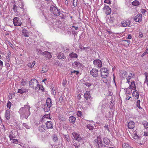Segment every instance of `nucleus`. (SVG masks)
I'll return each instance as SVG.
<instances>
[{"instance_id": "1", "label": "nucleus", "mask_w": 148, "mask_h": 148, "mask_svg": "<svg viewBox=\"0 0 148 148\" xmlns=\"http://www.w3.org/2000/svg\"><path fill=\"white\" fill-rule=\"evenodd\" d=\"M29 106L25 105L24 107L21 108L19 110L20 118L22 119H27L30 115Z\"/></svg>"}, {"instance_id": "2", "label": "nucleus", "mask_w": 148, "mask_h": 148, "mask_svg": "<svg viewBox=\"0 0 148 148\" xmlns=\"http://www.w3.org/2000/svg\"><path fill=\"white\" fill-rule=\"evenodd\" d=\"M94 145L96 148H105L107 147L103 144L101 137L100 136L97 137V139L95 140Z\"/></svg>"}, {"instance_id": "3", "label": "nucleus", "mask_w": 148, "mask_h": 148, "mask_svg": "<svg viewBox=\"0 0 148 148\" xmlns=\"http://www.w3.org/2000/svg\"><path fill=\"white\" fill-rule=\"evenodd\" d=\"M29 86L30 87L35 90H37V86L38 85V81L35 79H31L29 82Z\"/></svg>"}, {"instance_id": "4", "label": "nucleus", "mask_w": 148, "mask_h": 148, "mask_svg": "<svg viewBox=\"0 0 148 148\" xmlns=\"http://www.w3.org/2000/svg\"><path fill=\"white\" fill-rule=\"evenodd\" d=\"M101 76L104 78H106V77L108 76L109 70L106 68H102L100 70Z\"/></svg>"}, {"instance_id": "5", "label": "nucleus", "mask_w": 148, "mask_h": 148, "mask_svg": "<svg viewBox=\"0 0 148 148\" xmlns=\"http://www.w3.org/2000/svg\"><path fill=\"white\" fill-rule=\"evenodd\" d=\"M13 23L15 26H21L22 22L20 20V18L18 17L14 18L13 19Z\"/></svg>"}, {"instance_id": "6", "label": "nucleus", "mask_w": 148, "mask_h": 148, "mask_svg": "<svg viewBox=\"0 0 148 148\" xmlns=\"http://www.w3.org/2000/svg\"><path fill=\"white\" fill-rule=\"evenodd\" d=\"M73 135L74 137V139L78 141H80L82 140V137H81V136L77 133L73 132Z\"/></svg>"}, {"instance_id": "7", "label": "nucleus", "mask_w": 148, "mask_h": 148, "mask_svg": "<svg viewBox=\"0 0 148 148\" xmlns=\"http://www.w3.org/2000/svg\"><path fill=\"white\" fill-rule=\"evenodd\" d=\"M99 71L96 68H93L90 71V73L94 77H97L99 75Z\"/></svg>"}, {"instance_id": "8", "label": "nucleus", "mask_w": 148, "mask_h": 148, "mask_svg": "<svg viewBox=\"0 0 148 148\" xmlns=\"http://www.w3.org/2000/svg\"><path fill=\"white\" fill-rule=\"evenodd\" d=\"M131 22L129 20H126L123 21L121 23L122 26L123 27H130Z\"/></svg>"}, {"instance_id": "9", "label": "nucleus", "mask_w": 148, "mask_h": 148, "mask_svg": "<svg viewBox=\"0 0 148 148\" xmlns=\"http://www.w3.org/2000/svg\"><path fill=\"white\" fill-rule=\"evenodd\" d=\"M95 66L97 68H100L102 67V62L100 60H95L93 62Z\"/></svg>"}, {"instance_id": "10", "label": "nucleus", "mask_w": 148, "mask_h": 148, "mask_svg": "<svg viewBox=\"0 0 148 148\" xmlns=\"http://www.w3.org/2000/svg\"><path fill=\"white\" fill-rule=\"evenodd\" d=\"M103 9L106 10L105 13L107 15H109L111 12V9L108 5H105Z\"/></svg>"}, {"instance_id": "11", "label": "nucleus", "mask_w": 148, "mask_h": 148, "mask_svg": "<svg viewBox=\"0 0 148 148\" xmlns=\"http://www.w3.org/2000/svg\"><path fill=\"white\" fill-rule=\"evenodd\" d=\"M134 20L136 22H139L142 21V15L138 14L134 18Z\"/></svg>"}, {"instance_id": "12", "label": "nucleus", "mask_w": 148, "mask_h": 148, "mask_svg": "<svg viewBox=\"0 0 148 148\" xmlns=\"http://www.w3.org/2000/svg\"><path fill=\"white\" fill-rule=\"evenodd\" d=\"M72 66L74 68L76 67L79 68L81 67V64L78 61H75L72 64Z\"/></svg>"}, {"instance_id": "13", "label": "nucleus", "mask_w": 148, "mask_h": 148, "mask_svg": "<svg viewBox=\"0 0 148 148\" xmlns=\"http://www.w3.org/2000/svg\"><path fill=\"white\" fill-rule=\"evenodd\" d=\"M134 90L132 93V95L134 97H135V99H138L139 98V94L138 91L136 90V89H134Z\"/></svg>"}, {"instance_id": "14", "label": "nucleus", "mask_w": 148, "mask_h": 148, "mask_svg": "<svg viewBox=\"0 0 148 148\" xmlns=\"http://www.w3.org/2000/svg\"><path fill=\"white\" fill-rule=\"evenodd\" d=\"M135 124L134 121H131L128 123L127 127L129 128L132 129L135 127Z\"/></svg>"}, {"instance_id": "15", "label": "nucleus", "mask_w": 148, "mask_h": 148, "mask_svg": "<svg viewBox=\"0 0 148 148\" xmlns=\"http://www.w3.org/2000/svg\"><path fill=\"white\" fill-rule=\"evenodd\" d=\"M45 124L47 129H52L53 128V124L51 121H47Z\"/></svg>"}, {"instance_id": "16", "label": "nucleus", "mask_w": 148, "mask_h": 148, "mask_svg": "<svg viewBox=\"0 0 148 148\" xmlns=\"http://www.w3.org/2000/svg\"><path fill=\"white\" fill-rule=\"evenodd\" d=\"M57 56L59 59H62L65 58L66 57L64 56L63 53H62L60 52L57 53Z\"/></svg>"}, {"instance_id": "17", "label": "nucleus", "mask_w": 148, "mask_h": 148, "mask_svg": "<svg viewBox=\"0 0 148 148\" xmlns=\"http://www.w3.org/2000/svg\"><path fill=\"white\" fill-rule=\"evenodd\" d=\"M43 55L45 57L48 58H51L52 56L50 53L47 51H45L43 53Z\"/></svg>"}, {"instance_id": "18", "label": "nucleus", "mask_w": 148, "mask_h": 148, "mask_svg": "<svg viewBox=\"0 0 148 148\" xmlns=\"http://www.w3.org/2000/svg\"><path fill=\"white\" fill-rule=\"evenodd\" d=\"M5 117L7 120L10 119V112L9 110H6L5 113Z\"/></svg>"}, {"instance_id": "19", "label": "nucleus", "mask_w": 148, "mask_h": 148, "mask_svg": "<svg viewBox=\"0 0 148 148\" xmlns=\"http://www.w3.org/2000/svg\"><path fill=\"white\" fill-rule=\"evenodd\" d=\"M22 32V34L25 37H28L29 36V34L28 32L25 29H23Z\"/></svg>"}, {"instance_id": "20", "label": "nucleus", "mask_w": 148, "mask_h": 148, "mask_svg": "<svg viewBox=\"0 0 148 148\" xmlns=\"http://www.w3.org/2000/svg\"><path fill=\"white\" fill-rule=\"evenodd\" d=\"M42 108L45 112H47L50 110V107L45 104L42 106Z\"/></svg>"}, {"instance_id": "21", "label": "nucleus", "mask_w": 148, "mask_h": 148, "mask_svg": "<svg viewBox=\"0 0 148 148\" xmlns=\"http://www.w3.org/2000/svg\"><path fill=\"white\" fill-rule=\"evenodd\" d=\"M103 143L106 145H108L110 144V140L107 138L105 137L103 138Z\"/></svg>"}, {"instance_id": "22", "label": "nucleus", "mask_w": 148, "mask_h": 148, "mask_svg": "<svg viewBox=\"0 0 148 148\" xmlns=\"http://www.w3.org/2000/svg\"><path fill=\"white\" fill-rule=\"evenodd\" d=\"M127 76V73L126 71H123L120 72V77L123 78H125Z\"/></svg>"}, {"instance_id": "23", "label": "nucleus", "mask_w": 148, "mask_h": 148, "mask_svg": "<svg viewBox=\"0 0 148 148\" xmlns=\"http://www.w3.org/2000/svg\"><path fill=\"white\" fill-rule=\"evenodd\" d=\"M38 130L41 132L45 131V126L44 125L39 126L38 128Z\"/></svg>"}, {"instance_id": "24", "label": "nucleus", "mask_w": 148, "mask_h": 148, "mask_svg": "<svg viewBox=\"0 0 148 148\" xmlns=\"http://www.w3.org/2000/svg\"><path fill=\"white\" fill-rule=\"evenodd\" d=\"M46 103L47 106L50 107L52 106V101L51 99L50 98H48L46 100Z\"/></svg>"}, {"instance_id": "25", "label": "nucleus", "mask_w": 148, "mask_h": 148, "mask_svg": "<svg viewBox=\"0 0 148 148\" xmlns=\"http://www.w3.org/2000/svg\"><path fill=\"white\" fill-rule=\"evenodd\" d=\"M135 83V82L134 81H133L132 82L131 85L129 86V88L131 89H135V88H136Z\"/></svg>"}, {"instance_id": "26", "label": "nucleus", "mask_w": 148, "mask_h": 148, "mask_svg": "<svg viewBox=\"0 0 148 148\" xmlns=\"http://www.w3.org/2000/svg\"><path fill=\"white\" fill-rule=\"evenodd\" d=\"M76 118L73 116H71L69 118V121L70 123H74L75 121Z\"/></svg>"}, {"instance_id": "27", "label": "nucleus", "mask_w": 148, "mask_h": 148, "mask_svg": "<svg viewBox=\"0 0 148 148\" xmlns=\"http://www.w3.org/2000/svg\"><path fill=\"white\" fill-rule=\"evenodd\" d=\"M84 97L86 100H87L88 99L90 98V93L89 91H86L84 93Z\"/></svg>"}, {"instance_id": "28", "label": "nucleus", "mask_w": 148, "mask_h": 148, "mask_svg": "<svg viewBox=\"0 0 148 148\" xmlns=\"http://www.w3.org/2000/svg\"><path fill=\"white\" fill-rule=\"evenodd\" d=\"M69 56L71 58H77L78 56L77 54L74 52L71 53L69 54Z\"/></svg>"}, {"instance_id": "29", "label": "nucleus", "mask_w": 148, "mask_h": 148, "mask_svg": "<svg viewBox=\"0 0 148 148\" xmlns=\"http://www.w3.org/2000/svg\"><path fill=\"white\" fill-rule=\"evenodd\" d=\"M27 90L25 88H21L18 89L17 92L20 94H23L26 92Z\"/></svg>"}, {"instance_id": "30", "label": "nucleus", "mask_w": 148, "mask_h": 148, "mask_svg": "<svg viewBox=\"0 0 148 148\" xmlns=\"http://www.w3.org/2000/svg\"><path fill=\"white\" fill-rule=\"evenodd\" d=\"M53 14L54 15H55L56 16H58L60 14V11L56 8L55 9V10L54 11L53 13Z\"/></svg>"}, {"instance_id": "31", "label": "nucleus", "mask_w": 148, "mask_h": 148, "mask_svg": "<svg viewBox=\"0 0 148 148\" xmlns=\"http://www.w3.org/2000/svg\"><path fill=\"white\" fill-rule=\"evenodd\" d=\"M48 70V68L47 66H44L42 69V70L41 71V73H44L46 72H47Z\"/></svg>"}, {"instance_id": "32", "label": "nucleus", "mask_w": 148, "mask_h": 148, "mask_svg": "<svg viewBox=\"0 0 148 148\" xmlns=\"http://www.w3.org/2000/svg\"><path fill=\"white\" fill-rule=\"evenodd\" d=\"M35 64V61H33L32 63L30 62L27 64L28 67L32 68L33 67Z\"/></svg>"}, {"instance_id": "33", "label": "nucleus", "mask_w": 148, "mask_h": 148, "mask_svg": "<svg viewBox=\"0 0 148 148\" xmlns=\"http://www.w3.org/2000/svg\"><path fill=\"white\" fill-rule=\"evenodd\" d=\"M37 87H38L37 88V90L38 89V90H41L43 92L44 91V88L43 86L41 85H39L38 84Z\"/></svg>"}, {"instance_id": "34", "label": "nucleus", "mask_w": 148, "mask_h": 148, "mask_svg": "<svg viewBox=\"0 0 148 148\" xmlns=\"http://www.w3.org/2000/svg\"><path fill=\"white\" fill-rule=\"evenodd\" d=\"M53 140L56 143L58 141V137L55 134H53Z\"/></svg>"}, {"instance_id": "35", "label": "nucleus", "mask_w": 148, "mask_h": 148, "mask_svg": "<svg viewBox=\"0 0 148 148\" xmlns=\"http://www.w3.org/2000/svg\"><path fill=\"white\" fill-rule=\"evenodd\" d=\"M9 137L10 140H12V138L14 137V136L13 134V132L11 131L9 134Z\"/></svg>"}, {"instance_id": "36", "label": "nucleus", "mask_w": 148, "mask_h": 148, "mask_svg": "<svg viewBox=\"0 0 148 148\" xmlns=\"http://www.w3.org/2000/svg\"><path fill=\"white\" fill-rule=\"evenodd\" d=\"M122 146L123 148H132L129 144L125 143L123 144Z\"/></svg>"}, {"instance_id": "37", "label": "nucleus", "mask_w": 148, "mask_h": 148, "mask_svg": "<svg viewBox=\"0 0 148 148\" xmlns=\"http://www.w3.org/2000/svg\"><path fill=\"white\" fill-rule=\"evenodd\" d=\"M56 8L53 5L51 6L50 7V11L52 13L55 11V9H56Z\"/></svg>"}, {"instance_id": "38", "label": "nucleus", "mask_w": 148, "mask_h": 148, "mask_svg": "<svg viewBox=\"0 0 148 148\" xmlns=\"http://www.w3.org/2000/svg\"><path fill=\"white\" fill-rule=\"evenodd\" d=\"M132 4L135 6H137L139 4V2L135 0L132 3Z\"/></svg>"}, {"instance_id": "39", "label": "nucleus", "mask_w": 148, "mask_h": 148, "mask_svg": "<svg viewBox=\"0 0 148 148\" xmlns=\"http://www.w3.org/2000/svg\"><path fill=\"white\" fill-rule=\"evenodd\" d=\"M132 89L130 88H127L126 90V93L130 95L131 93Z\"/></svg>"}, {"instance_id": "40", "label": "nucleus", "mask_w": 148, "mask_h": 148, "mask_svg": "<svg viewBox=\"0 0 148 148\" xmlns=\"http://www.w3.org/2000/svg\"><path fill=\"white\" fill-rule=\"evenodd\" d=\"M114 20V18L113 15H111L110 16V18L109 19L111 23H113Z\"/></svg>"}, {"instance_id": "41", "label": "nucleus", "mask_w": 148, "mask_h": 148, "mask_svg": "<svg viewBox=\"0 0 148 148\" xmlns=\"http://www.w3.org/2000/svg\"><path fill=\"white\" fill-rule=\"evenodd\" d=\"M140 100H138L136 102V106L139 109L142 108L140 106Z\"/></svg>"}, {"instance_id": "42", "label": "nucleus", "mask_w": 148, "mask_h": 148, "mask_svg": "<svg viewBox=\"0 0 148 148\" xmlns=\"http://www.w3.org/2000/svg\"><path fill=\"white\" fill-rule=\"evenodd\" d=\"M143 124L144 127H145L146 129L148 128L147 126H148V123L146 121H144L143 123Z\"/></svg>"}, {"instance_id": "43", "label": "nucleus", "mask_w": 148, "mask_h": 148, "mask_svg": "<svg viewBox=\"0 0 148 148\" xmlns=\"http://www.w3.org/2000/svg\"><path fill=\"white\" fill-rule=\"evenodd\" d=\"M77 0H73V6L75 7L77 5Z\"/></svg>"}, {"instance_id": "44", "label": "nucleus", "mask_w": 148, "mask_h": 148, "mask_svg": "<svg viewBox=\"0 0 148 148\" xmlns=\"http://www.w3.org/2000/svg\"><path fill=\"white\" fill-rule=\"evenodd\" d=\"M37 51H38L37 54L38 55H43V52H42L40 49H37Z\"/></svg>"}, {"instance_id": "45", "label": "nucleus", "mask_w": 148, "mask_h": 148, "mask_svg": "<svg viewBox=\"0 0 148 148\" xmlns=\"http://www.w3.org/2000/svg\"><path fill=\"white\" fill-rule=\"evenodd\" d=\"M87 127L90 130H92L93 128V127L90 125V124L87 125Z\"/></svg>"}, {"instance_id": "46", "label": "nucleus", "mask_w": 148, "mask_h": 148, "mask_svg": "<svg viewBox=\"0 0 148 148\" xmlns=\"http://www.w3.org/2000/svg\"><path fill=\"white\" fill-rule=\"evenodd\" d=\"M23 125L27 129H29L30 128V126L27 124V123H23Z\"/></svg>"}, {"instance_id": "47", "label": "nucleus", "mask_w": 148, "mask_h": 148, "mask_svg": "<svg viewBox=\"0 0 148 148\" xmlns=\"http://www.w3.org/2000/svg\"><path fill=\"white\" fill-rule=\"evenodd\" d=\"M21 84L22 86H24L26 85V83L25 81H24V79H22L21 81Z\"/></svg>"}, {"instance_id": "48", "label": "nucleus", "mask_w": 148, "mask_h": 148, "mask_svg": "<svg viewBox=\"0 0 148 148\" xmlns=\"http://www.w3.org/2000/svg\"><path fill=\"white\" fill-rule=\"evenodd\" d=\"M84 84L88 87H89L90 86H91V84L90 82H86L85 83H84Z\"/></svg>"}, {"instance_id": "49", "label": "nucleus", "mask_w": 148, "mask_h": 148, "mask_svg": "<svg viewBox=\"0 0 148 148\" xmlns=\"http://www.w3.org/2000/svg\"><path fill=\"white\" fill-rule=\"evenodd\" d=\"M134 74L133 73H130V75H129V76H128V77H129L130 78L129 79V80H130L131 78H132L133 77V76H134Z\"/></svg>"}, {"instance_id": "50", "label": "nucleus", "mask_w": 148, "mask_h": 148, "mask_svg": "<svg viewBox=\"0 0 148 148\" xmlns=\"http://www.w3.org/2000/svg\"><path fill=\"white\" fill-rule=\"evenodd\" d=\"M71 74L72 73H74L76 75H78L79 73V72L78 71H76L75 70H73L71 72Z\"/></svg>"}, {"instance_id": "51", "label": "nucleus", "mask_w": 148, "mask_h": 148, "mask_svg": "<svg viewBox=\"0 0 148 148\" xmlns=\"http://www.w3.org/2000/svg\"><path fill=\"white\" fill-rule=\"evenodd\" d=\"M11 105H12L11 103V102H10V101H9L7 103V107L8 108L10 109Z\"/></svg>"}, {"instance_id": "52", "label": "nucleus", "mask_w": 148, "mask_h": 148, "mask_svg": "<svg viewBox=\"0 0 148 148\" xmlns=\"http://www.w3.org/2000/svg\"><path fill=\"white\" fill-rule=\"evenodd\" d=\"M77 115L79 117H81L82 116V112L80 111H78L77 112Z\"/></svg>"}, {"instance_id": "53", "label": "nucleus", "mask_w": 148, "mask_h": 148, "mask_svg": "<svg viewBox=\"0 0 148 148\" xmlns=\"http://www.w3.org/2000/svg\"><path fill=\"white\" fill-rule=\"evenodd\" d=\"M104 2L105 3H107L109 4H110L111 3L110 0H105L104 1Z\"/></svg>"}, {"instance_id": "54", "label": "nucleus", "mask_w": 148, "mask_h": 148, "mask_svg": "<svg viewBox=\"0 0 148 148\" xmlns=\"http://www.w3.org/2000/svg\"><path fill=\"white\" fill-rule=\"evenodd\" d=\"M12 140V142L13 143H16L18 142V140L17 139H13Z\"/></svg>"}, {"instance_id": "55", "label": "nucleus", "mask_w": 148, "mask_h": 148, "mask_svg": "<svg viewBox=\"0 0 148 148\" xmlns=\"http://www.w3.org/2000/svg\"><path fill=\"white\" fill-rule=\"evenodd\" d=\"M144 75L145 76V79H148V73L145 72L144 73Z\"/></svg>"}, {"instance_id": "56", "label": "nucleus", "mask_w": 148, "mask_h": 148, "mask_svg": "<svg viewBox=\"0 0 148 148\" xmlns=\"http://www.w3.org/2000/svg\"><path fill=\"white\" fill-rule=\"evenodd\" d=\"M124 41L127 42L128 43L127 45L128 46L130 43V41L129 40H123Z\"/></svg>"}, {"instance_id": "57", "label": "nucleus", "mask_w": 148, "mask_h": 148, "mask_svg": "<svg viewBox=\"0 0 148 148\" xmlns=\"http://www.w3.org/2000/svg\"><path fill=\"white\" fill-rule=\"evenodd\" d=\"M65 137L66 138V140L67 141L69 142V137L68 136H66Z\"/></svg>"}, {"instance_id": "58", "label": "nucleus", "mask_w": 148, "mask_h": 148, "mask_svg": "<svg viewBox=\"0 0 148 148\" xmlns=\"http://www.w3.org/2000/svg\"><path fill=\"white\" fill-rule=\"evenodd\" d=\"M79 48L80 49L83 50L85 49L86 48L85 47H84L82 46H80Z\"/></svg>"}, {"instance_id": "59", "label": "nucleus", "mask_w": 148, "mask_h": 148, "mask_svg": "<svg viewBox=\"0 0 148 148\" xmlns=\"http://www.w3.org/2000/svg\"><path fill=\"white\" fill-rule=\"evenodd\" d=\"M139 138L138 136L136 134H134V138L137 139Z\"/></svg>"}, {"instance_id": "60", "label": "nucleus", "mask_w": 148, "mask_h": 148, "mask_svg": "<svg viewBox=\"0 0 148 148\" xmlns=\"http://www.w3.org/2000/svg\"><path fill=\"white\" fill-rule=\"evenodd\" d=\"M45 117L46 118H48V117H50V115L49 114H48L47 115H44Z\"/></svg>"}, {"instance_id": "61", "label": "nucleus", "mask_w": 148, "mask_h": 148, "mask_svg": "<svg viewBox=\"0 0 148 148\" xmlns=\"http://www.w3.org/2000/svg\"><path fill=\"white\" fill-rule=\"evenodd\" d=\"M132 38V37L131 34H129L127 37V39H131Z\"/></svg>"}, {"instance_id": "62", "label": "nucleus", "mask_w": 148, "mask_h": 148, "mask_svg": "<svg viewBox=\"0 0 148 148\" xmlns=\"http://www.w3.org/2000/svg\"><path fill=\"white\" fill-rule=\"evenodd\" d=\"M60 119L61 120L63 121H64L66 119L65 118H63V117H62V118H61L60 117Z\"/></svg>"}, {"instance_id": "63", "label": "nucleus", "mask_w": 148, "mask_h": 148, "mask_svg": "<svg viewBox=\"0 0 148 148\" xmlns=\"http://www.w3.org/2000/svg\"><path fill=\"white\" fill-rule=\"evenodd\" d=\"M104 127L105 128H106L107 129V130H108V131H109L108 125H105L104 126Z\"/></svg>"}, {"instance_id": "64", "label": "nucleus", "mask_w": 148, "mask_h": 148, "mask_svg": "<svg viewBox=\"0 0 148 148\" xmlns=\"http://www.w3.org/2000/svg\"><path fill=\"white\" fill-rule=\"evenodd\" d=\"M145 12L146 10L145 9H142L141 10V12L143 14Z\"/></svg>"}]
</instances>
